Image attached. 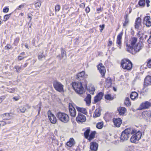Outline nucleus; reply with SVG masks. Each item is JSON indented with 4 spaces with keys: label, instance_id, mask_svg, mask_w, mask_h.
I'll return each instance as SVG.
<instances>
[{
    "label": "nucleus",
    "instance_id": "40",
    "mask_svg": "<svg viewBox=\"0 0 151 151\" xmlns=\"http://www.w3.org/2000/svg\"><path fill=\"white\" fill-rule=\"evenodd\" d=\"M145 0H139L138 2V4L140 6H144L145 5Z\"/></svg>",
    "mask_w": 151,
    "mask_h": 151
},
{
    "label": "nucleus",
    "instance_id": "45",
    "mask_svg": "<svg viewBox=\"0 0 151 151\" xmlns=\"http://www.w3.org/2000/svg\"><path fill=\"white\" fill-rule=\"evenodd\" d=\"M60 9V6L59 5H57L55 6V10L56 12H58L59 11Z\"/></svg>",
    "mask_w": 151,
    "mask_h": 151
},
{
    "label": "nucleus",
    "instance_id": "25",
    "mask_svg": "<svg viewBox=\"0 0 151 151\" xmlns=\"http://www.w3.org/2000/svg\"><path fill=\"white\" fill-rule=\"evenodd\" d=\"M76 108L78 112V113H81L85 114H87L88 113L86 109L83 107H81L78 106H76Z\"/></svg>",
    "mask_w": 151,
    "mask_h": 151
},
{
    "label": "nucleus",
    "instance_id": "14",
    "mask_svg": "<svg viewBox=\"0 0 151 151\" xmlns=\"http://www.w3.org/2000/svg\"><path fill=\"white\" fill-rule=\"evenodd\" d=\"M114 127H119L122 123V120L120 118H114L112 119Z\"/></svg>",
    "mask_w": 151,
    "mask_h": 151
},
{
    "label": "nucleus",
    "instance_id": "31",
    "mask_svg": "<svg viewBox=\"0 0 151 151\" xmlns=\"http://www.w3.org/2000/svg\"><path fill=\"white\" fill-rule=\"evenodd\" d=\"M131 99L132 100H134L138 97V94L135 91L132 92L130 95Z\"/></svg>",
    "mask_w": 151,
    "mask_h": 151
},
{
    "label": "nucleus",
    "instance_id": "51",
    "mask_svg": "<svg viewBox=\"0 0 151 151\" xmlns=\"http://www.w3.org/2000/svg\"><path fill=\"white\" fill-rule=\"evenodd\" d=\"M9 10V8L6 7H5L4 9H3V11L4 12L7 13L8 12Z\"/></svg>",
    "mask_w": 151,
    "mask_h": 151
},
{
    "label": "nucleus",
    "instance_id": "43",
    "mask_svg": "<svg viewBox=\"0 0 151 151\" xmlns=\"http://www.w3.org/2000/svg\"><path fill=\"white\" fill-rule=\"evenodd\" d=\"M11 14H6L4 16L3 21H7L9 18Z\"/></svg>",
    "mask_w": 151,
    "mask_h": 151
},
{
    "label": "nucleus",
    "instance_id": "16",
    "mask_svg": "<svg viewBox=\"0 0 151 151\" xmlns=\"http://www.w3.org/2000/svg\"><path fill=\"white\" fill-rule=\"evenodd\" d=\"M2 116L3 120L11 121L12 122V120L13 119V117L12 113H5L3 114Z\"/></svg>",
    "mask_w": 151,
    "mask_h": 151
},
{
    "label": "nucleus",
    "instance_id": "47",
    "mask_svg": "<svg viewBox=\"0 0 151 151\" xmlns=\"http://www.w3.org/2000/svg\"><path fill=\"white\" fill-rule=\"evenodd\" d=\"M44 57V55H43V54L42 53L38 55V58L39 60H41L42 59V58Z\"/></svg>",
    "mask_w": 151,
    "mask_h": 151
},
{
    "label": "nucleus",
    "instance_id": "56",
    "mask_svg": "<svg viewBox=\"0 0 151 151\" xmlns=\"http://www.w3.org/2000/svg\"><path fill=\"white\" fill-rule=\"evenodd\" d=\"M31 25H32V24H30V22H29L28 24V30L29 31V30H30L29 29L31 28Z\"/></svg>",
    "mask_w": 151,
    "mask_h": 151
},
{
    "label": "nucleus",
    "instance_id": "53",
    "mask_svg": "<svg viewBox=\"0 0 151 151\" xmlns=\"http://www.w3.org/2000/svg\"><path fill=\"white\" fill-rule=\"evenodd\" d=\"M90 9L88 7H87L85 11L87 13H88L90 11Z\"/></svg>",
    "mask_w": 151,
    "mask_h": 151
},
{
    "label": "nucleus",
    "instance_id": "22",
    "mask_svg": "<svg viewBox=\"0 0 151 151\" xmlns=\"http://www.w3.org/2000/svg\"><path fill=\"white\" fill-rule=\"evenodd\" d=\"M123 131L129 135V134H134L136 132V129L132 128H128L125 129Z\"/></svg>",
    "mask_w": 151,
    "mask_h": 151
},
{
    "label": "nucleus",
    "instance_id": "64",
    "mask_svg": "<svg viewBox=\"0 0 151 151\" xmlns=\"http://www.w3.org/2000/svg\"><path fill=\"white\" fill-rule=\"evenodd\" d=\"M128 10H129V14L132 11V9L131 8H130L128 9Z\"/></svg>",
    "mask_w": 151,
    "mask_h": 151
},
{
    "label": "nucleus",
    "instance_id": "60",
    "mask_svg": "<svg viewBox=\"0 0 151 151\" xmlns=\"http://www.w3.org/2000/svg\"><path fill=\"white\" fill-rule=\"evenodd\" d=\"M24 4H22L21 5H19V6L18 9L19 10H20L22 8H23L24 7Z\"/></svg>",
    "mask_w": 151,
    "mask_h": 151
},
{
    "label": "nucleus",
    "instance_id": "33",
    "mask_svg": "<svg viewBox=\"0 0 151 151\" xmlns=\"http://www.w3.org/2000/svg\"><path fill=\"white\" fill-rule=\"evenodd\" d=\"M123 33L121 32L119 33L117 37L116 40V44L118 45H120L121 44V40L122 38Z\"/></svg>",
    "mask_w": 151,
    "mask_h": 151
},
{
    "label": "nucleus",
    "instance_id": "49",
    "mask_svg": "<svg viewBox=\"0 0 151 151\" xmlns=\"http://www.w3.org/2000/svg\"><path fill=\"white\" fill-rule=\"evenodd\" d=\"M20 98V97L19 96H15L13 98V99L14 101H17Z\"/></svg>",
    "mask_w": 151,
    "mask_h": 151
},
{
    "label": "nucleus",
    "instance_id": "44",
    "mask_svg": "<svg viewBox=\"0 0 151 151\" xmlns=\"http://www.w3.org/2000/svg\"><path fill=\"white\" fill-rule=\"evenodd\" d=\"M35 5L36 8H39L41 6V3L40 1L37 2L35 4Z\"/></svg>",
    "mask_w": 151,
    "mask_h": 151
},
{
    "label": "nucleus",
    "instance_id": "30",
    "mask_svg": "<svg viewBox=\"0 0 151 151\" xmlns=\"http://www.w3.org/2000/svg\"><path fill=\"white\" fill-rule=\"evenodd\" d=\"M101 115V111L99 108L96 109L95 110L93 115V117L94 118L99 116Z\"/></svg>",
    "mask_w": 151,
    "mask_h": 151
},
{
    "label": "nucleus",
    "instance_id": "9",
    "mask_svg": "<svg viewBox=\"0 0 151 151\" xmlns=\"http://www.w3.org/2000/svg\"><path fill=\"white\" fill-rule=\"evenodd\" d=\"M76 144V142L74 139L71 137L65 143V146L66 148L69 149L73 147Z\"/></svg>",
    "mask_w": 151,
    "mask_h": 151
},
{
    "label": "nucleus",
    "instance_id": "28",
    "mask_svg": "<svg viewBox=\"0 0 151 151\" xmlns=\"http://www.w3.org/2000/svg\"><path fill=\"white\" fill-rule=\"evenodd\" d=\"M91 95L89 94H88L84 99L87 105L89 106L90 105L91 102Z\"/></svg>",
    "mask_w": 151,
    "mask_h": 151
},
{
    "label": "nucleus",
    "instance_id": "41",
    "mask_svg": "<svg viewBox=\"0 0 151 151\" xmlns=\"http://www.w3.org/2000/svg\"><path fill=\"white\" fill-rule=\"evenodd\" d=\"M18 109L19 110L20 112L22 113H24L26 110V109L25 107L22 106L18 108Z\"/></svg>",
    "mask_w": 151,
    "mask_h": 151
},
{
    "label": "nucleus",
    "instance_id": "34",
    "mask_svg": "<svg viewBox=\"0 0 151 151\" xmlns=\"http://www.w3.org/2000/svg\"><path fill=\"white\" fill-rule=\"evenodd\" d=\"M13 123L11 121L6 122L3 120L0 121V128L6 124H9Z\"/></svg>",
    "mask_w": 151,
    "mask_h": 151
},
{
    "label": "nucleus",
    "instance_id": "35",
    "mask_svg": "<svg viewBox=\"0 0 151 151\" xmlns=\"http://www.w3.org/2000/svg\"><path fill=\"white\" fill-rule=\"evenodd\" d=\"M141 19L139 17L137 18L135 22V27L137 29L139 26L141 24Z\"/></svg>",
    "mask_w": 151,
    "mask_h": 151
},
{
    "label": "nucleus",
    "instance_id": "38",
    "mask_svg": "<svg viewBox=\"0 0 151 151\" xmlns=\"http://www.w3.org/2000/svg\"><path fill=\"white\" fill-rule=\"evenodd\" d=\"M104 126V122H101L97 123L96 124V127L99 129H101Z\"/></svg>",
    "mask_w": 151,
    "mask_h": 151
},
{
    "label": "nucleus",
    "instance_id": "12",
    "mask_svg": "<svg viewBox=\"0 0 151 151\" xmlns=\"http://www.w3.org/2000/svg\"><path fill=\"white\" fill-rule=\"evenodd\" d=\"M86 120V117L84 115L81 113H78L76 118V120L78 123L80 124L85 122Z\"/></svg>",
    "mask_w": 151,
    "mask_h": 151
},
{
    "label": "nucleus",
    "instance_id": "37",
    "mask_svg": "<svg viewBox=\"0 0 151 151\" xmlns=\"http://www.w3.org/2000/svg\"><path fill=\"white\" fill-rule=\"evenodd\" d=\"M124 104L127 106H129L131 105V103L129 97H127L126 98L124 102Z\"/></svg>",
    "mask_w": 151,
    "mask_h": 151
},
{
    "label": "nucleus",
    "instance_id": "19",
    "mask_svg": "<svg viewBox=\"0 0 151 151\" xmlns=\"http://www.w3.org/2000/svg\"><path fill=\"white\" fill-rule=\"evenodd\" d=\"M117 111L120 116H124L127 112V109L124 107L120 106L117 108Z\"/></svg>",
    "mask_w": 151,
    "mask_h": 151
},
{
    "label": "nucleus",
    "instance_id": "62",
    "mask_svg": "<svg viewBox=\"0 0 151 151\" xmlns=\"http://www.w3.org/2000/svg\"><path fill=\"white\" fill-rule=\"evenodd\" d=\"M31 14H28V18H30V19L29 20V22L31 21V19H32V17L30 15Z\"/></svg>",
    "mask_w": 151,
    "mask_h": 151
},
{
    "label": "nucleus",
    "instance_id": "57",
    "mask_svg": "<svg viewBox=\"0 0 151 151\" xmlns=\"http://www.w3.org/2000/svg\"><path fill=\"white\" fill-rule=\"evenodd\" d=\"M147 42L149 44L151 43V35L150 36L149 39H148Z\"/></svg>",
    "mask_w": 151,
    "mask_h": 151
},
{
    "label": "nucleus",
    "instance_id": "46",
    "mask_svg": "<svg viewBox=\"0 0 151 151\" xmlns=\"http://www.w3.org/2000/svg\"><path fill=\"white\" fill-rule=\"evenodd\" d=\"M147 65L148 68H151V59L148 60Z\"/></svg>",
    "mask_w": 151,
    "mask_h": 151
},
{
    "label": "nucleus",
    "instance_id": "23",
    "mask_svg": "<svg viewBox=\"0 0 151 151\" xmlns=\"http://www.w3.org/2000/svg\"><path fill=\"white\" fill-rule=\"evenodd\" d=\"M148 86L145 84H143V88L140 91V94L141 95L144 96L148 93L149 88H148Z\"/></svg>",
    "mask_w": 151,
    "mask_h": 151
},
{
    "label": "nucleus",
    "instance_id": "48",
    "mask_svg": "<svg viewBox=\"0 0 151 151\" xmlns=\"http://www.w3.org/2000/svg\"><path fill=\"white\" fill-rule=\"evenodd\" d=\"M19 37H17L14 41V44L15 45L17 44L19 41Z\"/></svg>",
    "mask_w": 151,
    "mask_h": 151
},
{
    "label": "nucleus",
    "instance_id": "39",
    "mask_svg": "<svg viewBox=\"0 0 151 151\" xmlns=\"http://www.w3.org/2000/svg\"><path fill=\"white\" fill-rule=\"evenodd\" d=\"M61 50L62 58H64V59L66 58V52L62 48H61Z\"/></svg>",
    "mask_w": 151,
    "mask_h": 151
},
{
    "label": "nucleus",
    "instance_id": "27",
    "mask_svg": "<svg viewBox=\"0 0 151 151\" xmlns=\"http://www.w3.org/2000/svg\"><path fill=\"white\" fill-rule=\"evenodd\" d=\"M115 98V96L114 95H112L111 94H106L104 95V98L106 100L109 101L113 100Z\"/></svg>",
    "mask_w": 151,
    "mask_h": 151
},
{
    "label": "nucleus",
    "instance_id": "3",
    "mask_svg": "<svg viewBox=\"0 0 151 151\" xmlns=\"http://www.w3.org/2000/svg\"><path fill=\"white\" fill-rule=\"evenodd\" d=\"M137 41V38L134 37H132L130 39L128 42H125L126 43L127 49V51L133 54L132 50H133V47Z\"/></svg>",
    "mask_w": 151,
    "mask_h": 151
},
{
    "label": "nucleus",
    "instance_id": "36",
    "mask_svg": "<svg viewBox=\"0 0 151 151\" xmlns=\"http://www.w3.org/2000/svg\"><path fill=\"white\" fill-rule=\"evenodd\" d=\"M95 90V87L93 86H91L89 87V91L90 94L93 95H94Z\"/></svg>",
    "mask_w": 151,
    "mask_h": 151
},
{
    "label": "nucleus",
    "instance_id": "18",
    "mask_svg": "<svg viewBox=\"0 0 151 151\" xmlns=\"http://www.w3.org/2000/svg\"><path fill=\"white\" fill-rule=\"evenodd\" d=\"M142 116L144 119L147 120L148 118L151 116V111H144L142 112Z\"/></svg>",
    "mask_w": 151,
    "mask_h": 151
},
{
    "label": "nucleus",
    "instance_id": "24",
    "mask_svg": "<svg viewBox=\"0 0 151 151\" xmlns=\"http://www.w3.org/2000/svg\"><path fill=\"white\" fill-rule=\"evenodd\" d=\"M128 138L129 135L123 131L122 132L120 137V140L122 142L126 141L127 140Z\"/></svg>",
    "mask_w": 151,
    "mask_h": 151
},
{
    "label": "nucleus",
    "instance_id": "20",
    "mask_svg": "<svg viewBox=\"0 0 151 151\" xmlns=\"http://www.w3.org/2000/svg\"><path fill=\"white\" fill-rule=\"evenodd\" d=\"M97 68L101 75L104 76L106 72V69L103 64L101 63H100L98 65Z\"/></svg>",
    "mask_w": 151,
    "mask_h": 151
},
{
    "label": "nucleus",
    "instance_id": "13",
    "mask_svg": "<svg viewBox=\"0 0 151 151\" xmlns=\"http://www.w3.org/2000/svg\"><path fill=\"white\" fill-rule=\"evenodd\" d=\"M47 114L50 122L52 124H55L57 122V120L55 116L52 113L51 111L50 110L47 111Z\"/></svg>",
    "mask_w": 151,
    "mask_h": 151
},
{
    "label": "nucleus",
    "instance_id": "52",
    "mask_svg": "<svg viewBox=\"0 0 151 151\" xmlns=\"http://www.w3.org/2000/svg\"><path fill=\"white\" fill-rule=\"evenodd\" d=\"M11 46L10 45H7L5 46V49L7 50H9L11 48Z\"/></svg>",
    "mask_w": 151,
    "mask_h": 151
},
{
    "label": "nucleus",
    "instance_id": "54",
    "mask_svg": "<svg viewBox=\"0 0 151 151\" xmlns=\"http://www.w3.org/2000/svg\"><path fill=\"white\" fill-rule=\"evenodd\" d=\"M146 2L147 4V7H148L150 6L149 3L150 1L149 0H146Z\"/></svg>",
    "mask_w": 151,
    "mask_h": 151
},
{
    "label": "nucleus",
    "instance_id": "8",
    "mask_svg": "<svg viewBox=\"0 0 151 151\" xmlns=\"http://www.w3.org/2000/svg\"><path fill=\"white\" fill-rule=\"evenodd\" d=\"M151 106V103L148 101H145L140 104L137 109L139 111L147 109L150 108Z\"/></svg>",
    "mask_w": 151,
    "mask_h": 151
},
{
    "label": "nucleus",
    "instance_id": "6",
    "mask_svg": "<svg viewBox=\"0 0 151 151\" xmlns=\"http://www.w3.org/2000/svg\"><path fill=\"white\" fill-rule=\"evenodd\" d=\"M132 134L130 138V141L131 143H136L137 142L139 141L141 138L142 132L139 130L137 131L136 129V132Z\"/></svg>",
    "mask_w": 151,
    "mask_h": 151
},
{
    "label": "nucleus",
    "instance_id": "42",
    "mask_svg": "<svg viewBox=\"0 0 151 151\" xmlns=\"http://www.w3.org/2000/svg\"><path fill=\"white\" fill-rule=\"evenodd\" d=\"M14 68L16 69V71L17 73H19L22 70V67H21V66H19L17 65L15 66Z\"/></svg>",
    "mask_w": 151,
    "mask_h": 151
},
{
    "label": "nucleus",
    "instance_id": "26",
    "mask_svg": "<svg viewBox=\"0 0 151 151\" xmlns=\"http://www.w3.org/2000/svg\"><path fill=\"white\" fill-rule=\"evenodd\" d=\"M112 85V80L110 77H108L106 79L105 82V87L109 88Z\"/></svg>",
    "mask_w": 151,
    "mask_h": 151
},
{
    "label": "nucleus",
    "instance_id": "10",
    "mask_svg": "<svg viewBox=\"0 0 151 151\" xmlns=\"http://www.w3.org/2000/svg\"><path fill=\"white\" fill-rule=\"evenodd\" d=\"M73 104H74L70 103L68 104V110L70 115L72 117H75L76 114V111Z\"/></svg>",
    "mask_w": 151,
    "mask_h": 151
},
{
    "label": "nucleus",
    "instance_id": "1",
    "mask_svg": "<svg viewBox=\"0 0 151 151\" xmlns=\"http://www.w3.org/2000/svg\"><path fill=\"white\" fill-rule=\"evenodd\" d=\"M70 85L72 88L74 90L75 92L79 95H82L85 92V90L87 87V82L86 81L85 83L83 84L82 82H73Z\"/></svg>",
    "mask_w": 151,
    "mask_h": 151
},
{
    "label": "nucleus",
    "instance_id": "32",
    "mask_svg": "<svg viewBox=\"0 0 151 151\" xmlns=\"http://www.w3.org/2000/svg\"><path fill=\"white\" fill-rule=\"evenodd\" d=\"M124 19H125V21L123 23V26L125 27L126 26L128 25L129 22V20L128 18V14L126 13V15L124 17Z\"/></svg>",
    "mask_w": 151,
    "mask_h": 151
},
{
    "label": "nucleus",
    "instance_id": "17",
    "mask_svg": "<svg viewBox=\"0 0 151 151\" xmlns=\"http://www.w3.org/2000/svg\"><path fill=\"white\" fill-rule=\"evenodd\" d=\"M143 47V45L142 42H139L133 47V49L135 53L139 52Z\"/></svg>",
    "mask_w": 151,
    "mask_h": 151
},
{
    "label": "nucleus",
    "instance_id": "7",
    "mask_svg": "<svg viewBox=\"0 0 151 151\" xmlns=\"http://www.w3.org/2000/svg\"><path fill=\"white\" fill-rule=\"evenodd\" d=\"M53 85L54 88L57 91L60 93L64 92V86L61 83L55 81L53 82Z\"/></svg>",
    "mask_w": 151,
    "mask_h": 151
},
{
    "label": "nucleus",
    "instance_id": "21",
    "mask_svg": "<svg viewBox=\"0 0 151 151\" xmlns=\"http://www.w3.org/2000/svg\"><path fill=\"white\" fill-rule=\"evenodd\" d=\"M144 22L145 23L147 27H149L151 26V19L149 16H147L144 18Z\"/></svg>",
    "mask_w": 151,
    "mask_h": 151
},
{
    "label": "nucleus",
    "instance_id": "58",
    "mask_svg": "<svg viewBox=\"0 0 151 151\" xmlns=\"http://www.w3.org/2000/svg\"><path fill=\"white\" fill-rule=\"evenodd\" d=\"M112 44V42L111 40H110V39L109 40V42L108 44V45L109 46H111Z\"/></svg>",
    "mask_w": 151,
    "mask_h": 151
},
{
    "label": "nucleus",
    "instance_id": "29",
    "mask_svg": "<svg viewBox=\"0 0 151 151\" xmlns=\"http://www.w3.org/2000/svg\"><path fill=\"white\" fill-rule=\"evenodd\" d=\"M143 84L149 86L151 84V76H146Z\"/></svg>",
    "mask_w": 151,
    "mask_h": 151
},
{
    "label": "nucleus",
    "instance_id": "59",
    "mask_svg": "<svg viewBox=\"0 0 151 151\" xmlns=\"http://www.w3.org/2000/svg\"><path fill=\"white\" fill-rule=\"evenodd\" d=\"M24 58V57H22L21 56H18V59L19 60H22V59H23Z\"/></svg>",
    "mask_w": 151,
    "mask_h": 151
},
{
    "label": "nucleus",
    "instance_id": "2",
    "mask_svg": "<svg viewBox=\"0 0 151 151\" xmlns=\"http://www.w3.org/2000/svg\"><path fill=\"white\" fill-rule=\"evenodd\" d=\"M82 131L84 132L83 135L84 138L89 142H91L95 138L96 134V132L95 131L91 132L90 128L89 127L83 129Z\"/></svg>",
    "mask_w": 151,
    "mask_h": 151
},
{
    "label": "nucleus",
    "instance_id": "55",
    "mask_svg": "<svg viewBox=\"0 0 151 151\" xmlns=\"http://www.w3.org/2000/svg\"><path fill=\"white\" fill-rule=\"evenodd\" d=\"M84 76H77V77L76 78V79H80H80L79 80L81 81V78H83V77Z\"/></svg>",
    "mask_w": 151,
    "mask_h": 151
},
{
    "label": "nucleus",
    "instance_id": "63",
    "mask_svg": "<svg viewBox=\"0 0 151 151\" xmlns=\"http://www.w3.org/2000/svg\"><path fill=\"white\" fill-rule=\"evenodd\" d=\"M99 27L101 28L102 29H104L105 27V25L104 24H103L102 25H100L99 26Z\"/></svg>",
    "mask_w": 151,
    "mask_h": 151
},
{
    "label": "nucleus",
    "instance_id": "61",
    "mask_svg": "<svg viewBox=\"0 0 151 151\" xmlns=\"http://www.w3.org/2000/svg\"><path fill=\"white\" fill-rule=\"evenodd\" d=\"M27 65H28V63H26L25 64H24L23 65H21V67H22V68H25L27 66Z\"/></svg>",
    "mask_w": 151,
    "mask_h": 151
},
{
    "label": "nucleus",
    "instance_id": "50",
    "mask_svg": "<svg viewBox=\"0 0 151 151\" xmlns=\"http://www.w3.org/2000/svg\"><path fill=\"white\" fill-rule=\"evenodd\" d=\"M85 74V72L83 71L78 73L76 76H84Z\"/></svg>",
    "mask_w": 151,
    "mask_h": 151
},
{
    "label": "nucleus",
    "instance_id": "11",
    "mask_svg": "<svg viewBox=\"0 0 151 151\" xmlns=\"http://www.w3.org/2000/svg\"><path fill=\"white\" fill-rule=\"evenodd\" d=\"M104 95V92H100L98 93L94 97L93 103L96 104L97 103L100 102L102 99Z\"/></svg>",
    "mask_w": 151,
    "mask_h": 151
},
{
    "label": "nucleus",
    "instance_id": "15",
    "mask_svg": "<svg viewBox=\"0 0 151 151\" xmlns=\"http://www.w3.org/2000/svg\"><path fill=\"white\" fill-rule=\"evenodd\" d=\"M99 145L96 142H91L90 144V149L91 151H97L98 150Z\"/></svg>",
    "mask_w": 151,
    "mask_h": 151
},
{
    "label": "nucleus",
    "instance_id": "4",
    "mask_svg": "<svg viewBox=\"0 0 151 151\" xmlns=\"http://www.w3.org/2000/svg\"><path fill=\"white\" fill-rule=\"evenodd\" d=\"M56 115L58 120L63 123H67L70 120L68 115L64 112L59 111L56 114Z\"/></svg>",
    "mask_w": 151,
    "mask_h": 151
},
{
    "label": "nucleus",
    "instance_id": "5",
    "mask_svg": "<svg viewBox=\"0 0 151 151\" xmlns=\"http://www.w3.org/2000/svg\"><path fill=\"white\" fill-rule=\"evenodd\" d=\"M121 66L123 69L130 70L132 68V64L129 59H124L121 61Z\"/></svg>",
    "mask_w": 151,
    "mask_h": 151
}]
</instances>
